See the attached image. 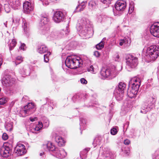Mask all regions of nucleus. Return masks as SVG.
I'll return each mask as SVG.
<instances>
[{"mask_svg": "<svg viewBox=\"0 0 159 159\" xmlns=\"http://www.w3.org/2000/svg\"><path fill=\"white\" fill-rule=\"evenodd\" d=\"M76 28L79 32L80 35L87 38L90 37L89 34L92 33V28L90 21L85 18H82L78 21Z\"/></svg>", "mask_w": 159, "mask_h": 159, "instance_id": "obj_1", "label": "nucleus"}, {"mask_svg": "<svg viewBox=\"0 0 159 159\" xmlns=\"http://www.w3.org/2000/svg\"><path fill=\"white\" fill-rule=\"evenodd\" d=\"M119 71L117 70L116 67L112 66L106 69L102 68L100 72L101 77L102 79L106 78L111 79L117 75Z\"/></svg>", "mask_w": 159, "mask_h": 159, "instance_id": "obj_2", "label": "nucleus"}, {"mask_svg": "<svg viewBox=\"0 0 159 159\" xmlns=\"http://www.w3.org/2000/svg\"><path fill=\"white\" fill-rule=\"evenodd\" d=\"M82 60L79 57L75 56H68L66 58L65 63L66 66L70 69H75L80 66Z\"/></svg>", "mask_w": 159, "mask_h": 159, "instance_id": "obj_3", "label": "nucleus"}, {"mask_svg": "<svg viewBox=\"0 0 159 159\" xmlns=\"http://www.w3.org/2000/svg\"><path fill=\"white\" fill-rule=\"evenodd\" d=\"M145 55L151 61L154 60L159 55V46L154 45L147 48Z\"/></svg>", "mask_w": 159, "mask_h": 159, "instance_id": "obj_4", "label": "nucleus"}, {"mask_svg": "<svg viewBox=\"0 0 159 159\" xmlns=\"http://www.w3.org/2000/svg\"><path fill=\"white\" fill-rule=\"evenodd\" d=\"M126 86L125 83L120 82L116 87L115 90V95L117 101H120L122 99Z\"/></svg>", "mask_w": 159, "mask_h": 159, "instance_id": "obj_5", "label": "nucleus"}, {"mask_svg": "<svg viewBox=\"0 0 159 159\" xmlns=\"http://www.w3.org/2000/svg\"><path fill=\"white\" fill-rule=\"evenodd\" d=\"M126 68L128 71H131V69L135 67L138 64L137 58L132 55H129L126 59Z\"/></svg>", "mask_w": 159, "mask_h": 159, "instance_id": "obj_6", "label": "nucleus"}, {"mask_svg": "<svg viewBox=\"0 0 159 159\" xmlns=\"http://www.w3.org/2000/svg\"><path fill=\"white\" fill-rule=\"evenodd\" d=\"M126 6V2L121 0L117 1L115 4V8L113 9L114 15L116 16L119 14V12L124 10Z\"/></svg>", "mask_w": 159, "mask_h": 159, "instance_id": "obj_7", "label": "nucleus"}, {"mask_svg": "<svg viewBox=\"0 0 159 159\" xmlns=\"http://www.w3.org/2000/svg\"><path fill=\"white\" fill-rule=\"evenodd\" d=\"M66 15V13L65 11H57L54 14L53 20L57 23L62 22L65 19Z\"/></svg>", "mask_w": 159, "mask_h": 159, "instance_id": "obj_8", "label": "nucleus"}, {"mask_svg": "<svg viewBox=\"0 0 159 159\" xmlns=\"http://www.w3.org/2000/svg\"><path fill=\"white\" fill-rule=\"evenodd\" d=\"M52 154L54 157L60 159L65 158L67 155L66 152L63 149L58 147L56 148Z\"/></svg>", "mask_w": 159, "mask_h": 159, "instance_id": "obj_9", "label": "nucleus"}, {"mask_svg": "<svg viewBox=\"0 0 159 159\" xmlns=\"http://www.w3.org/2000/svg\"><path fill=\"white\" fill-rule=\"evenodd\" d=\"M150 32L154 36L159 37V22L155 23L151 26Z\"/></svg>", "mask_w": 159, "mask_h": 159, "instance_id": "obj_10", "label": "nucleus"}, {"mask_svg": "<svg viewBox=\"0 0 159 159\" xmlns=\"http://www.w3.org/2000/svg\"><path fill=\"white\" fill-rule=\"evenodd\" d=\"M11 150L10 147L4 145L0 149V154L3 157H7L10 155Z\"/></svg>", "mask_w": 159, "mask_h": 159, "instance_id": "obj_11", "label": "nucleus"}, {"mask_svg": "<svg viewBox=\"0 0 159 159\" xmlns=\"http://www.w3.org/2000/svg\"><path fill=\"white\" fill-rule=\"evenodd\" d=\"M25 146L21 143L17 144L15 148V152L18 156L24 154L25 153Z\"/></svg>", "mask_w": 159, "mask_h": 159, "instance_id": "obj_12", "label": "nucleus"}, {"mask_svg": "<svg viewBox=\"0 0 159 159\" xmlns=\"http://www.w3.org/2000/svg\"><path fill=\"white\" fill-rule=\"evenodd\" d=\"M141 80L139 78L134 77L131 79L129 82V85L131 87H133L136 89H139L140 85Z\"/></svg>", "mask_w": 159, "mask_h": 159, "instance_id": "obj_13", "label": "nucleus"}, {"mask_svg": "<svg viewBox=\"0 0 159 159\" xmlns=\"http://www.w3.org/2000/svg\"><path fill=\"white\" fill-rule=\"evenodd\" d=\"M14 79L10 76H6L2 81V83L6 87L11 86L14 83Z\"/></svg>", "mask_w": 159, "mask_h": 159, "instance_id": "obj_14", "label": "nucleus"}, {"mask_svg": "<svg viewBox=\"0 0 159 159\" xmlns=\"http://www.w3.org/2000/svg\"><path fill=\"white\" fill-rule=\"evenodd\" d=\"M23 8L24 12L28 14L33 11L34 7L30 2L25 1L23 4Z\"/></svg>", "mask_w": 159, "mask_h": 159, "instance_id": "obj_15", "label": "nucleus"}, {"mask_svg": "<svg viewBox=\"0 0 159 159\" xmlns=\"http://www.w3.org/2000/svg\"><path fill=\"white\" fill-rule=\"evenodd\" d=\"M132 108V106L131 104L128 102L125 103L122 107L121 114L122 115L126 114L131 110Z\"/></svg>", "mask_w": 159, "mask_h": 159, "instance_id": "obj_16", "label": "nucleus"}, {"mask_svg": "<svg viewBox=\"0 0 159 159\" xmlns=\"http://www.w3.org/2000/svg\"><path fill=\"white\" fill-rule=\"evenodd\" d=\"M44 148L46 150H48L52 154L57 147L51 142H48L46 144L44 145Z\"/></svg>", "mask_w": 159, "mask_h": 159, "instance_id": "obj_17", "label": "nucleus"}, {"mask_svg": "<svg viewBox=\"0 0 159 159\" xmlns=\"http://www.w3.org/2000/svg\"><path fill=\"white\" fill-rule=\"evenodd\" d=\"M8 3L14 9L20 8V4L19 0H8Z\"/></svg>", "mask_w": 159, "mask_h": 159, "instance_id": "obj_18", "label": "nucleus"}, {"mask_svg": "<svg viewBox=\"0 0 159 159\" xmlns=\"http://www.w3.org/2000/svg\"><path fill=\"white\" fill-rule=\"evenodd\" d=\"M131 43V40L128 37H125L120 41L119 44L120 46L124 45L125 47L128 46Z\"/></svg>", "mask_w": 159, "mask_h": 159, "instance_id": "obj_19", "label": "nucleus"}, {"mask_svg": "<svg viewBox=\"0 0 159 159\" xmlns=\"http://www.w3.org/2000/svg\"><path fill=\"white\" fill-rule=\"evenodd\" d=\"M55 140L56 142L59 146H62L64 145L65 141L63 138L57 134H55Z\"/></svg>", "mask_w": 159, "mask_h": 159, "instance_id": "obj_20", "label": "nucleus"}, {"mask_svg": "<svg viewBox=\"0 0 159 159\" xmlns=\"http://www.w3.org/2000/svg\"><path fill=\"white\" fill-rule=\"evenodd\" d=\"M131 88V89L129 91H127V95L130 98H134L137 94L139 89H136L134 86Z\"/></svg>", "mask_w": 159, "mask_h": 159, "instance_id": "obj_21", "label": "nucleus"}, {"mask_svg": "<svg viewBox=\"0 0 159 159\" xmlns=\"http://www.w3.org/2000/svg\"><path fill=\"white\" fill-rule=\"evenodd\" d=\"M49 28L46 26H44L41 28L39 31V33L41 34L45 35L48 36L49 32Z\"/></svg>", "mask_w": 159, "mask_h": 159, "instance_id": "obj_22", "label": "nucleus"}, {"mask_svg": "<svg viewBox=\"0 0 159 159\" xmlns=\"http://www.w3.org/2000/svg\"><path fill=\"white\" fill-rule=\"evenodd\" d=\"M35 111L33 109H30L28 108H24L21 111L22 116L25 117L27 115H30L33 113Z\"/></svg>", "mask_w": 159, "mask_h": 159, "instance_id": "obj_23", "label": "nucleus"}, {"mask_svg": "<svg viewBox=\"0 0 159 159\" xmlns=\"http://www.w3.org/2000/svg\"><path fill=\"white\" fill-rule=\"evenodd\" d=\"M86 2H83L80 4H79L76 7L75 11L79 12L83 11L86 6Z\"/></svg>", "mask_w": 159, "mask_h": 159, "instance_id": "obj_24", "label": "nucleus"}, {"mask_svg": "<svg viewBox=\"0 0 159 159\" xmlns=\"http://www.w3.org/2000/svg\"><path fill=\"white\" fill-rule=\"evenodd\" d=\"M48 51L47 47L44 45H42L38 47L37 52L40 54H43Z\"/></svg>", "mask_w": 159, "mask_h": 159, "instance_id": "obj_25", "label": "nucleus"}, {"mask_svg": "<svg viewBox=\"0 0 159 159\" xmlns=\"http://www.w3.org/2000/svg\"><path fill=\"white\" fill-rule=\"evenodd\" d=\"M49 21L48 16L47 15H43L41 16V22L43 25L47 24Z\"/></svg>", "mask_w": 159, "mask_h": 159, "instance_id": "obj_26", "label": "nucleus"}, {"mask_svg": "<svg viewBox=\"0 0 159 159\" xmlns=\"http://www.w3.org/2000/svg\"><path fill=\"white\" fill-rule=\"evenodd\" d=\"M29 69L26 66H24L20 69L19 72L22 75H27L29 73Z\"/></svg>", "mask_w": 159, "mask_h": 159, "instance_id": "obj_27", "label": "nucleus"}, {"mask_svg": "<svg viewBox=\"0 0 159 159\" xmlns=\"http://www.w3.org/2000/svg\"><path fill=\"white\" fill-rule=\"evenodd\" d=\"M43 126V124L42 122H39L38 125L33 128V132L35 133H37V132L39 131Z\"/></svg>", "mask_w": 159, "mask_h": 159, "instance_id": "obj_28", "label": "nucleus"}, {"mask_svg": "<svg viewBox=\"0 0 159 159\" xmlns=\"http://www.w3.org/2000/svg\"><path fill=\"white\" fill-rule=\"evenodd\" d=\"M90 148H85L80 152V156L81 159H85L87 157V154Z\"/></svg>", "mask_w": 159, "mask_h": 159, "instance_id": "obj_29", "label": "nucleus"}, {"mask_svg": "<svg viewBox=\"0 0 159 159\" xmlns=\"http://www.w3.org/2000/svg\"><path fill=\"white\" fill-rule=\"evenodd\" d=\"M13 122L11 121H6L5 127L7 131H11L12 129Z\"/></svg>", "mask_w": 159, "mask_h": 159, "instance_id": "obj_30", "label": "nucleus"}, {"mask_svg": "<svg viewBox=\"0 0 159 159\" xmlns=\"http://www.w3.org/2000/svg\"><path fill=\"white\" fill-rule=\"evenodd\" d=\"M89 8L91 10L95 9L96 8V4L94 1H90L88 3Z\"/></svg>", "mask_w": 159, "mask_h": 159, "instance_id": "obj_31", "label": "nucleus"}, {"mask_svg": "<svg viewBox=\"0 0 159 159\" xmlns=\"http://www.w3.org/2000/svg\"><path fill=\"white\" fill-rule=\"evenodd\" d=\"M150 110V107H148V105L146 104H144L142 107L141 112L143 114H146Z\"/></svg>", "mask_w": 159, "mask_h": 159, "instance_id": "obj_32", "label": "nucleus"}, {"mask_svg": "<svg viewBox=\"0 0 159 159\" xmlns=\"http://www.w3.org/2000/svg\"><path fill=\"white\" fill-rule=\"evenodd\" d=\"M70 32V30L68 27H66L65 30H61L60 33L59 34V36L60 37H61L65 35L68 34Z\"/></svg>", "mask_w": 159, "mask_h": 159, "instance_id": "obj_33", "label": "nucleus"}, {"mask_svg": "<svg viewBox=\"0 0 159 159\" xmlns=\"http://www.w3.org/2000/svg\"><path fill=\"white\" fill-rule=\"evenodd\" d=\"M24 108H28L30 109H33L35 111L36 108L34 103L32 102L29 103L26 106L24 107Z\"/></svg>", "mask_w": 159, "mask_h": 159, "instance_id": "obj_34", "label": "nucleus"}, {"mask_svg": "<svg viewBox=\"0 0 159 159\" xmlns=\"http://www.w3.org/2000/svg\"><path fill=\"white\" fill-rule=\"evenodd\" d=\"M103 156L107 158L108 159H113V155L111 152H103Z\"/></svg>", "mask_w": 159, "mask_h": 159, "instance_id": "obj_35", "label": "nucleus"}, {"mask_svg": "<svg viewBox=\"0 0 159 159\" xmlns=\"http://www.w3.org/2000/svg\"><path fill=\"white\" fill-rule=\"evenodd\" d=\"M88 71L90 72L93 74H95L97 72L98 69L97 68H95L93 65H91L87 69Z\"/></svg>", "mask_w": 159, "mask_h": 159, "instance_id": "obj_36", "label": "nucleus"}, {"mask_svg": "<svg viewBox=\"0 0 159 159\" xmlns=\"http://www.w3.org/2000/svg\"><path fill=\"white\" fill-rule=\"evenodd\" d=\"M106 39L105 38H104L102 41L96 45V48L97 49H101L104 47L105 43L104 40H105Z\"/></svg>", "mask_w": 159, "mask_h": 159, "instance_id": "obj_37", "label": "nucleus"}, {"mask_svg": "<svg viewBox=\"0 0 159 159\" xmlns=\"http://www.w3.org/2000/svg\"><path fill=\"white\" fill-rule=\"evenodd\" d=\"M112 19L107 16H103V21L108 24L111 23Z\"/></svg>", "mask_w": 159, "mask_h": 159, "instance_id": "obj_38", "label": "nucleus"}, {"mask_svg": "<svg viewBox=\"0 0 159 159\" xmlns=\"http://www.w3.org/2000/svg\"><path fill=\"white\" fill-rule=\"evenodd\" d=\"M16 40L13 39L9 45L10 51L12 50L16 46Z\"/></svg>", "mask_w": 159, "mask_h": 159, "instance_id": "obj_39", "label": "nucleus"}, {"mask_svg": "<svg viewBox=\"0 0 159 159\" xmlns=\"http://www.w3.org/2000/svg\"><path fill=\"white\" fill-rule=\"evenodd\" d=\"M80 129H84L86 127V121L83 118H80Z\"/></svg>", "mask_w": 159, "mask_h": 159, "instance_id": "obj_40", "label": "nucleus"}, {"mask_svg": "<svg viewBox=\"0 0 159 159\" xmlns=\"http://www.w3.org/2000/svg\"><path fill=\"white\" fill-rule=\"evenodd\" d=\"M23 61V58L20 56H18L16 58V61H13L14 63L16 66L17 65L20 64Z\"/></svg>", "mask_w": 159, "mask_h": 159, "instance_id": "obj_41", "label": "nucleus"}, {"mask_svg": "<svg viewBox=\"0 0 159 159\" xmlns=\"http://www.w3.org/2000/svg\"><path fill=\"white\" fill-rule=\"evenodd\" d=\"M28 24L27 23L25 20H23L22 27L23 28L25 32H26L28 31V28L27 27Z\"/></svg>", "mask_w": 159, "mask_h": 159, "instance_id": "obj_42", "label": "nucleus"}, {"mask_svg": "<svg viewBox=\"0 0 159 159\" xmlns=\"http://www.w3.org/2000/svg\"><path fill=\"white\" fill-rule=\"evenodd\" d=\"M82 95L81 94H76L74 95L72 98V99L75 102L80 100V98L82 97Z\"/></svg>", "mask_w": 159, "mask_h": 159, "instance_id": "obj_43", "label": "nucleus"}, {"mask_svg": "<svg viewBox=\"0 0 159 159\" xmlns=\"http://www.w3.org/2000/svg\"><path fill=\"white\" fill-rule=\"evenodd\" d=\"M8 98L6 97H2L0 98V105H3L6 103L7 101Z\"/></svg>", "mask_w": 159, "mask_h": 159, "instance_id": "obj_44", "label": "nucleus"}, {"mask_svg": "<svg viewBox=\"0 0 159 159\" xmlns=\"http://www.w3.org/2000/svg\"><path fill=\"white\" fill-rule=\"evenodd\" d=\"M152 159H159V150L156 151L152 155Z\"/></svg>", "mask_w": 159, "mask_h": 159, "instance_id": "obj_45", "label": "nucleus"}, {"mask_svg": "<svg viewBox=\"0 0 159 159\" xmlns=\"http://www.w3.org/2000/svg\"><path fill=\"white\" fill-rule=\"evenodd\" d=\"M51 54L50 52H48L47 54H45L44 56V61L48 62L49 61L48 56Z\"/></svg>", "mask_w": 159, "mask_h": 159, "instance_id": "obj_46", "label": "nucleus"}, {"mask_svg": "<svg viewBox=\"0 0 159 159\" xmlns=\"http://www.w3.org/2000/svg\"><path fill=\"white\" fill-rule=\"evenodd\" d=\"M101 2L108 6L112 0H100Z\"/></svg>", "mask_w": 159, "mask_h": 159, "instance_id": "obj_47", "label": "nucleus"}, {"mask_svg": "<svg viewBox=\"0 0 159 159\" xmlns=\"http://www.w3.org/2000/svg\"><path fill=\"white\" fill-rule=\"evenodd\" d=\"M117 132V129L115 128H113L111 129V134L114 135L116 134Z\"/></svg>", "mask_w": 159, "mask_h": 159, "instance_id": "obj_48", "label": "nucleus"}, {"mask_svg": "<svg viewBox=\"0 0 159 159\" xmlns=\"http://www.w3.org/2000/svg\"><path fill=\"white\" fill-rule=\"evenodd\" d=\"M43 125H44L45 127H48L49 125V121L47 119H46L43 122Z\"/></svg>", "mask_w": 159, "mask_h": 159, "instance_id": "obj_49", "label": "nucleus"}, {"mask_svg": "<svg viewBox=\"0 0 159 159\" xmlns=\"http://www.w3.org/2000/svg\"><path fill=\"white\" fill-rule=\"evenodd\" d=\"M81 83L84 84H86L87 83V81L84 78H81L80 80Z\"/></svg>", "mask_w": 159, "mask_h": 159, "instance_id": "obj_50", "label": "nucleus"}, {"mask_svg": "<svg viewBox=\"0 0 159 159\" xmlns=\"http://www.w3.org/2000/svg\"><path fill=\"white\" fill-rule=\"evenodd\" d=\"M48 34H49V35L48 36H49L50 37L53 38H55V37L56 33L54 32H49Z\"/></svg>", "mask_w": 159, "mask_h": 159, "instance_id": "obj_51", "label": "nucleus"}, {"mask_svg": "<svg viewBox=\"0 0 159 159\" xmlns=\"http://www.w3.org/2000/svg\"><path fill=\"white\" fill-rule=\"evenodd\" d=\"M2 138L4 140H6L8 139V136L7 134L4 133L2 135Z\"/></svg>", "mask_w": 159, "mask_h": 159, "instance_id": "obj_52", "label": "nucleus"}, {"mask_svg": "<svg viewBox=\"0 0 159 159\" xmlns=\"http://www.w3.org/2000/svg\"><path fill=\"white\" fill-rule=\"evenodd\" d=\"M94 55L96 57H98L100 56V53L98 51H95L94 52Z\"/></svg>", "mask_w": 159, "mask_h": 159, "instance_id": "obj_53", "label": "nucleus"}, {"mask_svg": "<svg viewBox=\"0 0 159 159\" xmlns=\"http://www.w3.org/2000/svg\"><path fill=\"white\" fill-rule=\"evenodd\" d=\"M28 97L26 96H25L22 98V100L23 102H25L28 100Z\"/></svg>", "mask_w": 159, "mask_h": 159, "instance_id": "obj_54", "label": "nucleus"}, {"mask_svg": "<svg viewBox=\"0 0 159 159\" xmlns=\"http://www.w3.org/2000/svg\"><path fill=\"white\" fill-rule=\"evenodd\" d=\"M97 18L98 21L101 22L103 21V17L101 15H98Z\"/></svg>", "mask_w": 159, "mask_h": 159, "instance_id": "obj_55", "label": "nucleus"}, {"mask_svg": "<svg viewBox=\"0 0 159 159\" xmlns=\"http://www.w3.org/2000/svg\"><path fill=\"white\" fill-rule=\"evenodd\" d=\"M130 149L128 148H126V149L125 150V153L127 155H129V154Z\"/></svg>", "mask_w": 159, "mask_h": 159, "instance_id": "obj_56", "label": "nucleus"}, {"mask_svg": "<svg viewBox=\"0 0 159 159\" xmlns=\"http://www.w3.org/2000/svg\"><path fill=\"white\" fill-rule=\"evenodd\" d=\"M8 5H5L4 6V9L5 11L7 12L8 13L10 11V9L8 7Z\"/></svg>", "mask_w": 159, "mask_h": 159, "instance_id": "obj_57", "label": "nucleus"}, {"mask_svg": "<svg viewBox=\"0 0 159 159\" xmlns=\"http://www.w3.org/2000/svg\"><path fill=\"white\" fill-rule=\"evenodd\" d=\"M130 143V141L128 139H126L124 141V143L125 145H129Z\"/></svg>", "mask_w": 159, "mask_h": 159, "instance_id": "obj_58", "label": "nucleus"}, {"mask_svg": "<svg viewBox=\"0 0 159 159\" xmlns=\"http://www.w3.org/2000/svg\"><path fill=\"white\" fill-rule=\"evenodd\" d=\"M25 44L24 43L21 44V45L20 47V49L21 50H25Z\"/></svg>", "mask_w": 159, "mask_h": 159, "instance_id": "obj_59", "label": "nucleus"}, {"mask_svg": "<svg viewBox=\"0 0 159 159\" xmlns=\"http://www.w3.org/2000/svg\"><path fill=\"white\" fill-rule=\"evenodd\" d=\"M38 120V118L36 117H35L34 118L32 117H30V120L31 121V122H33L35 120Z\"/></svg>", "mask_w": 159, "mask_h": 159, "instance_id": "obj_60", "label": "nucleus"}, {"mask_svg": "<svg viewBox=\"0 0 159 159\" xmlns=\"http://www.w3.org/2000/svg\"><path fill=\"white\" fill-rule=\"evenodd\" d=\"M49 103L50 104V106H51L52 105V104L53 103V101L52 100H50Z\"/></svg>", "mask_w": 159, "mask_h": 159, "instance_id": "obj_61", "label": "nucleus"}, {"mask_svg": "<svg viewBox=\"0 0 159 159\" xmlns=\"http://www.w3.org/2000/svg\"><path fill=\"white\" fill-rule=\"evenodd\" d=\"M44 153L43 152H42L40 153L39 155L40 156H42V155H44Z\"/></svg>", "mask_w": 159, "mask_h": 159, "instance_id": "obj_62", "label": "nucleus"}, {"mask_svg": "<svg viewBox=\"0 0 159 159\" xmlns=\"http://www.w3.org/2000/svg\"><path fill=\"white\" fill-rule=\"evenodd\" d=\"M150 100H152L153 101H154V102H155V98H150Z\"/></svg>", "mask_w": 159, "mask_h": 159, "instance_id": "obj_63", "label": "nucleus"}, {"mask_svg": "<svg viewBox=\"0 0 159 159\" xmlns=\"http://www.w3.org/2000/svg\"><path fill=\"white\" fill-rule=\"evenodd\" d=\"M6 23H7V22H6V23H4V25H5L6 27H7V24H6Z\"/></svg>", "mask_w": 159, "mask_h": 159, "instance_id": "obj_64", "label": "nucleus"}]
</instances>
